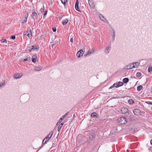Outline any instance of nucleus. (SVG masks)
Returning <instances> with one entry per match:
<instances>
[{"label": "nucleus", "instance_id": "9", "mask_svg": "<svg viewBox=\"0 0 152 152\" xmlns=\"http://www.w3.org/2000/svg\"><path fill=\"white\" fill-rule=\"evenodd\" d=\"M83 51L82 50L78 51L77 53V56L79 58L82 56L83 54Z\"/></svg>", "mask_w": 152, "mask_h": 152}, {"label": "nucleus", "instance_id": "36", "mask_svg": "<svg viewBox=\"0 0 152 152\" xmlns=\"http://www.w3.org/2000/svg\"><path fill=\"white\" fill-rule=\"evenodd\" d=\"M44 6L43 5V7L40 10V11L41 12H44Z\"/></svg>", "mask_w": 152, "mask_h": 152}, {"label": "nucleus", "instance_id": "43", "mask_svg": "<svg viewBox=\"0 0 152 152\" xmlns=\"http://www.w3.org/2000/svg\"><path fill=\"white\" fill-rule=\"evenodd\" d=\"M70 41L71 42H73V39L72 38L70 39Z\"/></svg>", "mask_w": 152, "mask_h": 152}, {"label": "nucleus", "instance_id": "17", "mask_svg": "<svg viewBox=\"0 0 152 152\" xmlns=\"http://www.w3.org/2000/svg\"><path fill=\"white\" fill-rule=\"evenodd\" d=\"M5 82L4 80H2V82L0 83V88H2L5 86Z\"/></svg>", "mask_w": 152, "mask_h": 152}, {"label": "nucleus", "instance_id": "50", "mask_svg": "<svg viewBox=\"0 0 152 152\" xmlns=\"http://www.w3.org/2000/svg\"><path fill=\"white\" fill-rule=\"evenodd\" d=\"M151 109H152V107Z\"/></svg>", "mask_w": 152, "mask_h": 152}, {"label": "nucleus", "instance_id": "14", "mask_svg": "<svg viewBox=\"0 0 152 152\" xmlns=\"http://www.w3.org/2000/svg\"><path fill=\"white\" fill-rule=\"evenodd\" d=\"M22 76V75L21 74L17 73L15 74L14 75V77L15 79H18L21 77Z\"/></svg>", "mask_w": 152, "mask_h": 152}, {"label": "nucleus", "instance_id": "33", "mask_svg": "<svg viewBox=\"0 0 152 152\" xmlns=\"http://www.w3.org/2000/svg\"><path fill=\"white\" fill-rule=\"evenodd\" d=\"M128 102L129 104H133L134 103V102L133 100L130 99L129 100Z\"/></svg>", "mask_w": 152, "mask_h": 152}, {"label": "nucleus", "instance_id": "37", "mask_svg": "<svg viewBox=\"0 0 152 152\" xmlns=\"http://www.w3.org/2000/svg\"><path fill=\"white\" fill-rule=\"evenodd\" d=\"M47 11H45L44 14V16H43L44 18H45L46 17V15L47 14Z\"/></svg>", "mask_w": 152, "mask_h": 152}, {"label": "nucleus", "instance_id": "32", "mask_svg": "<svg viewBox=\"0 0 152 152\" xmlns=\"http://www.w3.org/2000/svg\"><path fill=\"white\" fill-rule=\"evenodd\" d=\"M141 75V73L140 72H137L136 74V76L137 77H140Z\"/></svg>", "mask_w": 152, "mask_h": 152}, {"label": "nucleus", "instance_id": "24", "mask_svg": "<svg viewBox=\"0 0 152 152\" xmlns=\"http://www.w3.org/2000/svg\"><path fill=\"white\" fill-rule=\"evenodd\" d=\"M42 69V68L41 67H40L38 66H36L35 68V70L37 71H39L40 70H41Z\"/></svg>", "mask_w": 152, "mask_h": 152}, {"label": "nucleus", "instance_id": "7", "mask_svg": "<svg viewBox=\"0 0 152 152\" xmlns=\"http://www.w3.org/2000/svg\"><path fill=\"white\" fill-rule=\"evenodd\" d=\"M111 50V47L110 46H107L104 50V52L105 53L108 54L110 52Z\"/></svg>", "mask_w": 152, "mask_h": 152}, {"label": "nucleus", "instance_id": "47", "mask_svg": "<svg viewBox=\"0 0 152 152\" xmlns=\"http://www.w3.org/2000/svg\"><path fill=\"white\" fill-rule=\"evenodd\" d=\"M59 18L60 20H61L62 19V17H59Z\"/></svg>", "mask_w": 152, "mask_h": 152}, {"label": "nucleus", "instance_id": "15", "mask_svg": "<svg viewBox=\"0 0 152 152\" xmlns=\"http://www.w3.org/2000/svg\"><path fill=\"white\" fill-rule=\"evenodd\" d=\"M27 36L29 38H31V37L32 36V34L31 32V30H27Z\"/></svg>", "mask_w": 152, "mask_h": 152}, {"label": "nucleus", "instance_id": "46", "mask_svg": "<svg viewBox=\"0 0 152 152\" xmlns=\"http://www.w3.org/2000/svg\"><path fill=\"white\" fill-rule=\"evenodd\" d=\"M148 103L149 104H152V102H148Z\"/></svg>", "mask_w": 152, "mask_h": 152}, {"label": "nucleus", "instance_id": "11", "mask_svg": "<svg viewBox=\"0 0 152 152\" xmlns=\"http://www.w3.org/2000/svg\"><path fill=\"white\" fill-rule=\"evenodd\" d=\"M75 7L76 10L77 11L81 12V11L79 10V2L78 0H76V1Z\"/></svg>", "mask_w": 152, "mask_h": 152}, {"label": "nucleus", "instance_id": "38", "mask_svg": "<svg viewBox=\"0 0 152 152\" xmlns=\"http://www.w3.org/2000/svg\"><path fill=\"white\" fill-rule=\"evenodd\" d=\"M62 127L60 125L59 126L58 128V130L59 132L60 131L61 129V128Z\"/></svg>", "mask_w": 152, "mask_h": 152}, {"label": "nucleus", "instance_id": "26", "mask_svg": "<svg viewBox=\"0 0 152 152\" xmlns=\"http://www.w3.org/2000/svg\"><path fill=\"white\" fill-rule=\"evenodd\" d=\"M117 84H116V83H114L113 84V85L111 86L110 87V89H112V88H113L114 87H118V86H117Z\"/></svg>", "mask_w": 152, "mask_h": 152}, {"label": "nucleus", "instance_id": "21", "mask_svg": "<svg viewBox=\"0 0 152 152\" xmlns=\"http://www.w3.org/2000/svg\"><path fill=\"white\" fill-rule=\"evenodd\" d=\"M129 81V79L127 78H125L123 79V83H127Z\"/></svg>", "mask_w": 152, "mask_h": 152}, {"label": "nucleus", "instance_id": "30", "mask_svg": "<svg viewBox=\"0 0 152 152\" xmlns=\"http://www.w3.org/2000/svg\"><path fill=\"white\" fill-rule=\"evenodd\" d=\"M142 88V86H139L137 87V90L138 91H140Z\"/></svg>", "mask_w": 152, "mask_h": 152}, {"label": "nucleus", "instance_id": "48", "mask_svg": "<svg viewBox=\"0 0 152 152\" xmlns=\"http://www.w3.org/2000/svg\"><path fill=\"white\" fill-rule=\"evenodd\" d=\"M151 145H152V140L151 141Z\"/></svg>", "mask_w": 152, "mask_h": 152}, {"label": "nucleus", "instance_id": "35", "mask_svg": "<svg viewBox=\"0 0 152 152\" xmlns=\"http://www.w3.org/2000/svg\"><path fill=\"white\" fill-rule=\"evenodd\" d=\"M148 71L149 72H152V67H149L148 69Z\"/></svg>", "mask_w": 152, "mask_h": 152}, {"label": "nucleus", "instance_id": "41", "mask_svg": "<svg viewBox=\"0 0 152 152\" xmlns=\"http://www.w3.org/2000/svg\"><path fill=\"white\" fill-rule=\"evenodd\" d=\"M52 29H53V31L54 32H56V29L55 28H52Z\"/></svg>", "mask_w": 152, "mask_h": 152}, {"label": "nucleus", "instance_id": "3", "mask_svg": "<svg viewBox=\"0 0 152 152\" xmlns=\"http://www.w3.org/2000/svg\"><path fill=\"white\" fill-rule=\"evenodd\" d=\"M133 112L134 114L137 116L141 115V110L138 109H135L134 110Z\"/></svg>", "mask_w": 152, "mask_h": 152}, {"label": "nucleus", "instance_id": "49", "mask_svg": "<svg viewBox=\"0 0 152 152\" xmlns=\"http://www.w3.org/2000/svg\"><path fill=\"white\" fill-rule=\"evenodd\" d=\"M114 40V38H113V40Z\"/></svg>", "mask_w": 152, "mask_h": 152}, {"label": "nucleus", "instance_id": "13", "mask_svg": "<svg viewBox=\"0 0 152 152\" xmlns=\"http://www.w3.org/2000/svg\"><path fill=\"white\" fill-rule=\"evenodd\" d=\"M39 47H38L32 46V48L31 49L29 50V52H30L32 51H37L39 50Z\"/></svg>", "mask_w": 152, "mask_h": 152}, {"label": "nucleus", "instance_id": "16", "mask_svg": "<svg viewBox=\"0 0 152 152\" xmlns=\"http://www.w3.org/2000/svg\"><path fill=\"white\" fill-rule=\"evenodd\" d=\"M99 16L101 20L104 21V22H107V20L102 15L100 14L99 15Z\"/></svg>", "mask_w": 152, "mask_h": 152}, {"label": "nucleus", "instance_id": "25", "mask_svg": "<svg viewBox=\"0 0 152 152\" xmlns=\"http://www.w3.org/2000/svg\"><path fill=\"white\" fill-rule=\"evenodd\" d=\"M97 115H98L96 113L94 112L91 114V116L92 117H95Z\"/></svg>", "mask_w": 152, "mask_h": 152}, {"label": "nucleus", "instance_id": "39", "mask_svg": "<svg viewBox=\"0 0 152 152\" xmlns=\"http://www.w3.org/2000/svg\"><path fill=\"white\" fill-rule=\"evenodd\" d=\"M15 38V36H12L11 37V38L13 39H14Z\"/></svg>", "mask_w": 152, "mask_h": 152}, {"label": "nucleus", "instance_id": "44", "mask_svg": "<svg viewBox=\"0 0 152 152\" xmlns=\"http://www.w3.org/2000/svg\"><path fill=\"white\" fill-rule=\"evenodd\" d=\"M60 123L58 121L57 123H56V125L57 126L58 125L60 124Z\"/></svg>", "mask_w": 152, "mask_h": 152}, {"label": "nucleus", "instance_id": "42", "mask_svg": "<svg viewBox=\"0 0 152 152\" xmlns=\"http://www.w3.org/2000/svg\"><path fill=\"white\" fill-rule=\"evenodd\" d=\"M27 34V31L26 32H24L23 33V34L24 35H26V34Z\"/></svg>", "mask_w": 152, "mask_h": 152}, {"label": "nucleus", "instance_id": "31", "mask_svg": "<svg viewBox=\"0 0 152 152\" xmlns=\"http://www.w3.org/2000/svg\"><path fill=\"white\" fill-rule=\"evenodd\" d=\"M1 42L2 43H7V41L6 39H2L1 40Z\"/></svg>", "mask_w": 152, "mask_h": 152}, {"label": "nucleus", "instance_id": "10", "mask_svg": "<svg viewBox=\"0 0 152 152\" xmlns=\"http://www.w3.org/2000/svg\"><path fill=\"white\" fill-rule=\"evenodd\" d=\"M37 58V55L35 54L33 56L32 58V61L34 63H35L36 62V59Z\"/></svg>", "mask_w": 152, "mask_h": 152}, {"label": "nucleus", "instance_id": "45", "mask_svg": "<svg viewBox=\"0 0 152 152\" xmlns=\"http://www.w3.org/2000/svg\"><path fill=\"white\" fill-rule=\"evenodd\" d=\"M64 124V123H61V124L60 125L62 127L63 125Z\"/></svg>", "mask_w": 152, "mask_h": 152}, {"label": "nucleus", "instance_id": "2", "mask_svg": "<svg viewBox=\"0 0 152 152\" xmlns=\"http://www.w3.org/2000/svg\"><path fill=\"white\" fill-rule=\"evenodd\" d=\"M127 122L126 118L124 117H122L118 118V123L120 124H123L126 123Z\"/></svg>", "mask_w": 152, "mask_h": 152}, {"label": "nucleus", "instance_id": "19", "mask_svg": "<svg viewBox=\"0 0 152 152\" xmlns=\"http://www.w3.org/2000/svg\"><path fill=\"white\" fill-rule=\"evenodd\" d=\"M111 34V36L114 37L115 36V31L113 29H111L110 31Z\"/></svg>", "mask_w": 152, "mask_h": 152}, {"label": "nucleus", "instance_id": "34", "mask_svg": "<svg viewBox=\"0 0 152 152\" xmlns=\"http://www.w3.org/2000/svg\"><path fill=\"white\" fill-rule=\"evenodd\" d=\"M62 3L64 4H65V3L68 2V0H61Z\"/></svg>", "mask_w": 152, "mask_h": 152}, {"label": "nucleus", "instance_id": "1", "mask_svg": "<svg viewBox=\"0 0 152 152\" xmlns=\"http://www.w3.org/2000/svg\"><path fill=\"white\" fill-rule=\"evenodd\" d=\"M53 134V131H51L49 133L48 135L44 139L42 143L43 144H46L47 143V142L46 140H49L51 138Z\"/></svg>", "mask_w": 152, "mask_h": 152}, {"label": "nucleus", "instance_id": "12", "mask_svg": "<svg viewBox=\"0 0 152 152\" xmlns=\"http://www.w3.org/2000/svg\"><path fill=\"white\" fill-rule=\"evenodd\" d=\"M128 109L126 107H123L121 108V111L122 113L125 114L128 111Z\"/></svg>", "mask_w": 152, "mask_h": 152}, {"label": "nucleus", "instance_id": "6", "mask_svg": "<svg viewBox=\"0 0 152 152\" xmlns=\"http://www.w3.org/2000/svg\"><path fill=\"white\" fill-rule=\"evenodd\" d=\"M88 3L91 8H94L95 5L93 0H88Z\"/></svg>", "mask_w": 152, "mask_h": 152}, {"label": "nucleus", "instance_id": "5", "mask_svg": "<svg viewBox=\"0 0 152 152\" xmlns=\"http://www.w3.org/2000/svg\"><path fill=\"white\" fill-rule=\"evenodd\" d=\"M94 52V49L92 48L91 50H89L88 51L86 54L85 55V56H88L93 54Z\"/></svg>", "mask_w": 152, "mask_h": 152}, {"label": "nucleus", "instance_id": "22", "mask_svg": "<svg viewBox=\"0 0 152 152\" xmlns=\"http://www.w3.org/2000/svg\"><path fill=\"white\" fill-rule=\"evenodd\" d=\"M133 64V65H134L135 67L134 68H137L139 66L140 64V63L138 62H134L132 63Z\"/></svg>", "mask_w": 152, "mask_h": 152}, {"label": "nucleus", "instance_id": "23", "mask_svg": "<svg viewBox=\"0 0 152 152\" xmlns=\"http://www.w3.org/2000/svg\"><path fill=\"white\" fill-rule=\"evenodd\" d=\"M28 16V14H27V15L24 18V20H23L22 23H24L25 22H26L27 21V17Z\"/></svg>", "mask_w": 152, "mask_h": 152}, {"label": "nucleus", "instance_id": "28", "mask_svg": "<svg viewBox=\"0 0 152 152\" xmlns=\"http://www.w3.org/2000/svg\"><path fill=\"white\" fill-rule=\"evenodd\" d=\"M27 61H31V58L30 56L29 57H28L27 58L24 59L23 61V62H25Z\"/></svg>", "mask_w": 152, "mask_h": 152}, {"label": "nucleus", "instance_id": "29", "mask_svg": "<svg viewBox=\"0 0 152 152\" xmlns=\"http://www.w3.org/2000/svg\"><path fill=\"white\" fill-rule=\"evenodd\" d=\"M68 114H69L68 112H67L64 115L62 116V117L61 118H63V119H64L65 118L67 117V116L68 115Z\"/></svg>", "mask_w": 152, "mask_h": 152}, {"label": "nucleus", "instance_id": "27", "mask_svg": "<svg viewBox=\"0 0 152 152\" xmlns=\"http://www.w3.org/2000/svg\"><path fill=\"white\" fill-rule=\"evenodd\" d=\"M117 84L118 87L122 86L123 85V82H119L118 83H116Z\"/></svg>", "mask_w": 152, "mask_h": 152}, {"label": "nucleus", "instance_id": "4", "mask_svg": "<svg viewBox=\"0 0 152 152\" xmlns=\"http://www.w3.org/2000/svg\"><path fill=\"white\" fill-rule=\"evenodd\" d=\"M134 65H133L132 63L130 64H129L126 66L124 67V69H129L134 68Z\"/></svg>", "mask_w": 152, "mask_h": 152}, {"label": "nucleus", "instance_id": "18", "mask_svg": "<svg viewBox=\"0 0 152 152\" xmlns=\"http://www.w3.org/2000/svg\"><path fill=\"white\" fill-rule=\"evenodd\" d=\"M95 136V134L94 133H91L90 134L89 137L91 139H93Z\"/></svg>", "mask_w": 152, "mask_h": 152}, {"label": "nucleus", "instance_id": "40", "mask_svg": "<svg viewBox=\"0 0 152 152\" xmlns=\"http://www.w3.org/2000/svg\"><path fill=\"white\" fill-rule=\"evenodd\" d=\"M63 118H60L59 121H58L60 123H61L62 121Z\"/></svg>", "mask_w": 152, "mask_h": 152}, {"label": "nucleus", "instance_id": "8", "mask_svg": "<svg viewBox=\"0 0 152 152\" xmlns=\"http://www.w3.org/2000/svg\"><path fill=\"white\" fill-rule=\"evenodd\" d=\"M31 17L34 20L37 19L38 16L37 13L35 12H33L32 14Z\"/></svg>", "mask_w": 152, "mask_h": 152}, {"label": "nucleus", "instance_id": "20", "mask_svg": "<svg viewBox=\"0 0 152 152\" xmlns=\"http://www.w3.org/2000/svg\"><path fill=\"white\" fill-rule=\"evenodd\" d=\"M68 19H66L65 20H64L62 21V24H63L64 25L66 24L68 22Z\"/></svg>", "mask_w": 152, "mask_h": 152}]
</instances>
